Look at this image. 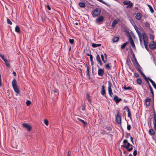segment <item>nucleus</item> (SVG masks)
<instances>
[{"label":"nucleus","mask_w":156,"mask_h":156,"mask_svg":"<svg viewBox=\"0 0 156 156\" xmlns=\"http://www.w3.org/2000/svg\"><path fill=\"white\" fill-rule=\"evenodd\" d=\"M130 1L129 0L123 2V3L124 5H128L130 3Z\"/></svg>","instance_id":"c756f323"},{"label":"nucleus","mask_w":156,"mask_h":156,"mask_svg":"<svg viewBox=\"0 0 156 156\" xmlns=\"http://www.w3.org/2000/svg\"><path fill=\"white\" fill-rule=\"evenodd\" d=\"M86 75L87 76H88V77L89 78L90 77V74L89 72L88 73H86Z\"/></svg>","instance_id":"4d7b16f0"},{"label":"nucleus","mask_w":156,"mask_h":156,"mask_svg":"<svg viewBox=\"0 0 156 156\" xmlns=\"http://www.w3.org/2000/svg\"><path fill=\"white\" fill-rule=\"evenodd\" d=\"M113 100L117 103L121 101L122 99L120 98H113Z\"/></svg>","instance_id":"4be33fe9"},{"label":"nucleus","mask_w":156,"mask_h":156,"mask_svg":"<svg viewBox=\"0 0 156 156\" xmlns=\"http://www.w3.org/2000/svg\"><path fill=\"white\" fill-rule=\"evenodd\" d=\"M104 55H105V58L106 59H107V55L106 54V53H105L104 54Z\"/></svg>","instance_id":"052dcab7"},{"label":"nucleus","mask_w":156,"mask_h":156,"mask_svg":"<svg viewBox=\"0 0 156 156\" xmlns=\"http://www.w3.org/2000/svg\"><path fill=\"white\" fill-rule=\"evenodd\" d=\"M150 39H151L152 40H153L154 39V37L152 35H151L150 36Z\"/></svg>","instance_id":"3c124183"},{"label":"nucleus","mask_w":156,"mask_h":156,"mask_svg":"<svg viewBox=\"0 0 156 156\" xmlns=\"http://www.w3.org/2000/svg\"><path fill=\"white\" fill-rule=\"evenodd\" d=\"M101 94L104 96H106V93L105 90V87L104 85L102 86L101 87Z\"/></svg>","instance_id":"9b49d317"},{"label":"nucleus","mask_w":156,"mask_h":156,"mask_svg":"<svg viewBox=\"0 0 156 156\" xmlns=\"http://www.w3.org/2000/svg\"><path fill=\"white\" fill-rule=\"evenodd\" d=\"M127 44V43H125L124 44H123L121 46V48L122 49H123L126 46V45Z\"/></svg>","instance_id":"4c0bfd02"},{"label":"nucleus","mask_w":156,"mask_h":156,"mask_svg":"<svg viewBox=\"0 0 156 156\" xmlns=\"http://www.w3.org/2000/svg\"><path fill=\"white\" fill-rule=\"evenodd\" d=\"M101 46V44H96L95 43H92V46L93 48H95L97 47H98Z\"/></svg>","instance_id":"aec40b11"},{"label":"nucleus","mask_w":156,"mask_h":156,"mask_svg":"<svg viewBox=\"0 0 156 156\" xmlns=\"http://www.w3.org/2000/svg\"><path fill=\"white\" fill-rule=\"evenodd\" d=\"M150 88V91H151V92L152 94L153 95V97L154 93H153V91L152 89L151 88H151Z\"/></svg>","instance_id":"8fccbe9b"},{"label":"nucleus","mask_w":156,"mask_h":156,"mask_svg":"<svg viewBox=\"0 0 156 156\" xmlns=\"http://www.w3.org/2000/svg\"><path fill=\"white\" fill-rule=\"evenodd\" d=\"M104 19V17L103 16H100L95 20L96 23L98 24H100L103 21Z\"/></svg>","instance_id":"20e7f679"},{"label":"nucleus","mask_w":156,"mask_h":156,"mask_svg":"<svg viewBox=\"0 0 156 156\" xmlns=\"http://www.w3.org/2000/svg\"><path fill=\"white\" fill-rule=\"evenodd\" d=\"M148 6L149 8V9L150 10L151 12V13H153L154 12V11L153 8L151 7V6L149 5H148Z\"/></svg>","instance_id":"72a5a7b5"},{"label":"nucleus","mask_w":156,"mask_h":156,"mask_svg":"<svg viewBox=\"0 0 156 156\" xmlns=\"http://www.w3.org/2000/svg\"><path fill=\"white\" fill-rule=\"evenodd\" d=\"M101 10L100 9L97 8L95 9L92 12V15L93 17L98 16L100 14Z\"/></svg>","instance_id":"7ed1b4c3"},{"label":"nucleus","mask_w":156,"mask_h":156,"mask_svg":"<svg viewBox=\"0 0 156 156\" xmlns=\"http://www.w3.org/2000/svg\"><path fill=\"white\" fill-rule=\"evenodd\" d=\"M15 31L16 32L18 33H20V30L19 27L18 26L16 25L15 28Z\"/></svg>","instance_id":"6ab92c4d"},{"label":"nucleus","mask_w":156,"mask_h":156,"mask_svg":"<svg viewBox=\"0 0 156 156\" xmlns=\"http://www.w3.org/2000/svg\"><path fill=\"white\" fill-rule=\"evenodd\" d=\"M149 46L150 48L151 49L154 50L156 49V43L153 41L150 42Z\"/></svg>","instance_id":"6e6552de"},{"label":"nucleus","mask_w":156,"mask_h":156,"mask_svg":"<svg viewBox=\"0 0 156 156\" xmlns=\"http://www.w3.org/2000/svg\"><path fill=\"white\" fill-rule=\"evenodd\" d=\"M134 76L136 77H138L139 76V75L137 73H135Z\"/></svg>","instance_id":"5fc2aeb1"},{"label":"nucleus","mask_w":156,"mask_h":156,"mask_svg":"<svg viewBox=\"0 0 156 156\" xmlns=\"http://www.w3.org/2000/svg\"><path fill=\"white\" fill-rule=\"evenodd\" d=\"M104 74V70L103 69H100L98 70V74L99 76H102Z\"/></svg>","instance_id":"f8f14e48"},{"label":"nucleus","mask_w":156,"mask_h":156,"mask_svg":"<svg viewBox=\"0 0 156 156\" xmlns=\"http://www.w3.org/2000/svg\"><path fill=\"white\" fill-rule=\"evenodd\" d=\"M128 6L127 7V8H131L133 7V4L131 2H130V3L128 5Z\"/></svg>","instance_id":"ea45409f"},{"label":"nucleus","mask_w":156,"mask_h":156,"mask_svg":"<svg viewBox=\"0 0 156 156\" xmlns=\"http://www.w3.org/2000/svg\"><path fill=\"white\" fill-rule=\"evenodd\" d=\"M133 58H136L135 57V55H134V53H133Z\"/></svg>","instance_id":"680f3d73"},{"label":"nucleus","mask_w":156,"mask_h":156,"mask_svg":"<svg viewBox=\"0 0 156 156\" xmlns=\"http://www.w3.org/2000/svg\"><path fill=\"white\" fill-rule=\"evenodd\" d=\"M5 60H6V61H4L5 62V63L6 66H7L8 67H9L10 66V65L9 64V62L8 61V60L6 59H5Z\"/></svg>","instance_id":"473e14b6"},{"label":"nucleus","mask_w":156,"mask_h":156,"mask_svg":"<svg viewBox=\"0 0 156 156\" xmlns=\"http://www.w3.org/2000/svg\"><path fill=\"white\" fill-rule=\"evenodd\" d=\"M101 57L102 60V61L104 63H106V62L107 61V59L105 60L104 59V55H103V54H101Z\"/></svg>","instance_id":"7c9ffc66"},{"label":"nucleus","mask_w":156,"mask_h":156,"mask_svg":"<svg viewBox=\"0 0 156 156\" xmlns=\"http://www.w3.org/2000/svg\"><path fill=\"white\" fill-rule=\"evenodd\" d=\"M128 113V117H130V116H131V114H130V111H129V112H127Z\"/></svg>","instance_id":"603ef678"},{"label":"nucleus","mask_w":156,"mask_h":156,"mask_svg":"<svg viewBox=\"0 0 156 156\" xmlns=\"http://www.w3.org/2000/svg\"><path fill=\"white\" fill-rule=\"evenodd\" d=\"M149 133L150 135H153L154 134V132L153 129H150L149 131Z\"/></svg>","instance_id":"a878e982"},{"label":"nucleus","mask_w":156,"mask_h":156,"mask_svg":"<svg viewBox=\"0 0 156 156\" xmlns=\"http://www.w3.org/2000/svg\"><path fill=\"white\" fill-rule=\"evenodd\" d=\"M145 80L146 81L147 83L148 84V86H149V88H151V87L150 85V84L148 80V78H147L146 76V77H144Z\"/></svg>","instance_id":"bb28decb"},{"label":"nucleus","mask_w":156,"mask_h":156,"mask_svg":"<svg viewBox=\"0 0 156 156\" xmlns=\"http://www.w3.org/2000/svg\"><path fill=\"white\" fill-rule=\"evenodd\" d=\"M129 41H130V43L131 45H132V47L134 48V49H135V44H134V43L132 39V38L131 37H130L129 38Z\"/></svg>","instance_id":"dca6fc26"},{"label":"nucleus","mask_w":156,"mask_h":156,"mask_svg":"<svg viewBox=\"0 0 156 156\" xmlns=\"http://www.w3.org/2000/svg\"><path fill=\"white\" fill-rule=\"evenodd\" d=\"M145 26L147 27H149L150 24L148 22H146L145 23Z\"/></svg>","instance_id":"de8ad7c7"},{"label":"nucleus","mask_w":156,"mask_h":156,"mask_svg":"<svg viewBox=\"0 0 156 156\" xmlns=\"http://www.w3.org/2000/svg\"><path fill=\"white\" fill-rule=\"evenodd\" d=\"M90 62H91L92 64L93 65V56L92 55H90Z\"/></svg>","instance_id":"79ce46f5"},{"label":"nucleus","mask_w":156,"mask_h":156,"mask_svg":"<svg viewBox=\"0 0 156 156\" xmlns=\"http://www.w3.org/2000/svg\"><path fill=\"white\" fill-rule=\"evenodd\" d=\"M77 119L84 125H86L87 124V123L86 122H85L84 120L81 119L80 118H77Z\"/></svg>","instance_id":"c85d7f7f"},{"label":"nucleus","mask_w":156,"mask_h":156,"mask_svg":"<svg viewBox=\"0 0 156 156\" xmlns=\"http://www.w3.org/2000/svg\"><path fill=\"white\" fill-rule=\"evenodd\" d=\"M133 63L135 65H136L138 64V62L136 58H134V61H133Z\"/></svg>","instance_id":"2f4dec72"},{"label":"nucleus","mask_w":156,"mask_h":156,"mask_svg":"<svg viewBox=\"0 0 156 156\" xmlns=\"http://www.w3.org/2000/svg\"><path fill=\"white\" fill-rule=\"evenodd\" d=\"M129 156H133L131 154H129Z\"/></svg>","instance_id":"774afa93"},{"label":"nucleus","mask_w":156,"mask_h":156,"mask_svg":"<svg viewBox=\"0 0 156 156\" xmlns=\"http://www.w3.org/2000/svg\"><path fill=\"white\" fill-rule=\"evenodd\" d=\"M141 17V15L140 13H137L135 16L136 18L138 20H140Z\"/></svg>","instance_id":"f3484780"},{"label":"nucleus","mask_w":156,"mask_h":156,"mask_svg":"<svg viewBox=\"0 0 156 156\" xmlns=\"http://www.w3.org/2000/svg\"><path fill=\"white\" fill-rule=\"evenodd\" d=\"M136 82L139 85H141L142 83V81L140 78H139L137 79V80Z\"/></svg>","instance_id":"b1692460"},{"label":"nucleus","mask_w":156,"mask_h":156,"mask_svg":"<svg viewBox=\"0 0 156 156\" xmlns=\"http://www.w3.org/2000/svg\"><path fill=\"white\" fill-rule=\"evenodd\" d=\"M69 42L71 44H73L74 42V40L73 39H69Z\"/></svg>","instance_id":"49530a36"},{"label":"nucleus","mask_w":156,"mask_h":156,"mask_svg":"<svg viewBox=\"0 0 156 156\" xmlns=\"http://www.w3.org/2000/svg\"><path fill=\"white\" fill-rule=\"evenodd\" d=\"M0 57L2 58V59L4 60V61H6L3 55H2L0 54Z\"/></svg>","instance_id":"f704fd0d"},{"label":"nucleus","mask_w":156,"mask_h":156,"mask_svg":"<svg viewBox=\"0 0 156 156\" xmlns=\"http://www.w3.org/2000/svg\"><path fill=\"white\" fill-rule=\"evenodd\" d=\"M87 55L88 56H90V55H91L89 54H87Z\"/></svg>","instance_id":"338daca9"},{"label":"nucleus","mask_w":156,"mask_h":156,"mask_svg":"<svg viewBox=\"0 0 156 156\" xmlns=\"http://www.w3.org/2000/svg\"><path fill=\"white\" fill-rule=\"evenodd\" d=\"M82 110L83 111H85V107L84 106H83L82 107Z\"/></svg>","instance_id":"6e6d98bb"},{"label":"nucleus","mask_w":156,"mask_h":156,"mask_svg":"<svg viewBox=\"0 0 156 156\" xmlns=\"http://www.w3.org/2000/svg\"><path fill=\"white\" fill-rule=\"evenodd\" d=\"M90 67V66H87L86 73L89 72Z\"/></svg>","instance_id":"c03bdc74"},{"label":"nucleus","mask_w":156,"mask_h":156,"mask_svg":"<svg viewBox=\"0 0 156 156\" xmlns=\"http://www.w3.org/2000/svg\"><path fill=\"white\" fill-rule=\"evenodd\" d=\"M119 38L118 37H115L113 38L112 39L113 42L114 43H115L117 42L119 40Z\"/></svg>","instance_id":"5701e85b"},{"label":"nucleus","mask_w":156,"mask_h":156,"mask_svg":"<svg viewBox=\"0 0 156 156\" xmlns=\"http://www.w3.org/2000/svg\"><path fill=\"white\" fill-rule=\"evenodd\" d=\"M105 67L108 70H109L111 69V67H110L109 64H107L105 65Z\"/></svg>","instance_id":"e433bc0d"},{"label":"nucleus","mask_w":156,"mask_h":156,"mask_svg":"<svg viewBox=\"0 0 156 156\" xmlns=\"http://www.w3.org/2000/svg\"><path fill=\"white\" fill-rule=\"evenodd\" d=\"M137 154V151L136 150L134 151L133 152V155L134 156H136Z\"/></svg>","instance_id":"09e8293b"},{"label":"nucleus","mask_w":156,"mask_h":156,"mask_svg":"<svg viewBox=\"0 0 156 156\" xmlns=\"http://www.w3.org/2000/svg\"><path fill=\"white\" fill-rule=\"evenodd\" d=\"M13 89H14V91H15V92H16L17 93V94H19V89L18 86H17L16 87H13Z\"/></svg>","instance_id":"412c9836"},{"label":"nucleus","mask_w":156,"mask_h":156,"mask_svg":"<svg viewBox=\"0 0 156 156\" xmlns=\"http://www.w3.org/2000/svg\"><path fill=\"white\" fill-rule=\"evenodd\" d=\"M12 85L13 87L18 86L17 84V81L15 79H14L13 80L12 82Z\"/></svg>","instance_id":"a211bd4d"},{"label":"nucleus","mask_w":156,"mask_h":156,"mask_svg":"<svg viewBox=\"0 0 156 156\" xmlns=\"http://www.w3.org/2000/svg\"><path fill=\"white\" fill-rule=\"evenodd\" d=\"M23 126L24 127L26 128L28 131H31L32 129V127L29 124L24 123L23 124Z\"/></svg>","instance_id":"1a4fd4ad"},{"label":"nucleus","mask_w":156,"mask_h":156,"mask_svg":"<svg viewBox=\"0 0 156 156\" xmlns=\"http://www.w3.org/2000/svg\"><path fill=\"white\" fill-rule=\"evenodd\" d=\"M13 74L15 76H16V73L14 71H13Z\"/></svg>","instance_id":"13d9d810"},{"label":"nucleus","mask_w":156,"mask_h":156,"mask_svg":"<svg viewBox=\"0 0 156 156\" xmlns=\"http://www.w3.org/2000/svg\"><path fill=\"white\" fill-rule=\"evenodd\" d=\"M130 139H131V141L132 142H133V139L132 137H131L130 138Z\"/></svg>","instance_id":"e2e57ef3"},{"label":"nucleus","mask_w":156,"mask_h":156,"mask_svg":"<svg viewBox=\"0 0 156 156\" xmlns=\"http://www.w3.org/2000/svg\"><path fill=\"white\" fill-rule=\"evenodd\" d=\"M31 102L30 101L27 100L26 102V105L28 106H29L31 104Z\"/></svg>","instance_id":"a19ab883"},{"label":"nucleus","mask_w":156,"mask_h":156,"mask_svg":"<svg viewBox=\"0 0 156 156\" xmlns=\"http://www.w3.org/2000/svg\"><path fill=\"white\" fill-rule=\"evenodd\" d=\"M87 100L89 102H90V101H91L90 98H87Z\"/></svg>","instance_id":"bf43d9fd"},{"label":"nucleus","mask_w":156,"mask_h":156,"mask_svg":"<svg viewBox=\"0 0 156 156\" xmlns=\"http://www.w3.org/2000/svg\"><path fill=\"white\" fill-rule=\"evenodd\" d=\"M108 93L109 95H110V96L112 97V90L111 88V87L112 86V84L109 81L108 82Z\"/></svg>","instance_id":"9d476101"},{"label":"nucleus","mask_w":156,"mask_h":156,"mask_svg":"<svg viewBox=\"0 0 156 156\" xmlns=\"http://www.w3.org/2000/svg\"><path fill=\"white\" fill-rule=\"evenodd\" d=\"M79 5L81 7L84 8L85 6V3L83 2H80L79 3Z\"/></svg>","instance_id":"393cba45"},{"label":"nucleus","mask_w":156,"mask_h":156,"mask_svg":"<svg viewBox=\"0 0 156 156\" xmlns=\"http://www.w3.org/2000/svg\"><path fill=\"white\" fill-rule=\"evenodd\" d=\"M44 123L47 126H48V122L47 119H45L44 120Z\"/></svg>","instance_id":"58836bf2"},{"label":"nucleus","mask_w":156,"mask_h":156,"mask_svg":"<svg viewBox=\"0 0 156 156\" xmlns=\"http://www.w3.org/2000/svg\"><path fill=\"white\" fill-rule=\"evenodd\" d=\"M2 86L1 76L0 74V86Z\"/></svg>","instance_id":"864d4df0"},{"label":"nucleus","mask_w":156,"mask_h":156,"mask_svg":"<svg viewBox=\"0 0 156 156\" xmlns=\"http://www.w3.org/2000/svg\"><path fill=\"white\" fill-rule=\"evenodd\" d=\"M135 29L138 35L139 40L140 41V43L141 45L142 46L143 45V42H142V41H143L145 47L146 49L148 50V48L147 46L148 44V38L147 37L145 34L143 33L142 34H140V32L138 31L137 29L136 30V29Z\"/></svg>","instance_id":"f257e3e1"},{"label":"nucleus","mask_w":156,"mask_h":156,"mask_svg":"<svg viewBox=\"0 0 156 156\" xmlns=\"http://www.w3.org/2000/svg\"><path fill=\"white\" fill-rule=\"evenodd\" d=\"M131 128V126L129 124H128L127 126V129L128 130H130Z\"/></svg>","instance_id":"a18cd8bd"},{"label":"nucleus","mask_w":156,"mask_h":156,"mask_svg":"<svg viewBox=\"0 0 156 156\" xmlns=\"http://www.w3.org/2000/svg\"><path fill=\"white\" fill-rule=\"evenodd\" d=\"M123 87V89L126 90L132 89V88L130 87H126L125 86H124Z\"/></svg>","instance_id":"cd10ccee"},{"label":"nucleus","mask_w":156,"mask_h":156,"mask_svg":"<svg viewBox=\"0 0 156 156\" xmlns=\"http://www.w3.org/2000/svg\"><path fill=\"white\" fill-rule=\"evenodd\" d=\"M96 58L97 61L98 62L100 66L102 65V63L100 57L99 55L98 54L97 55Z\"/></svg>","instance_id":"2eb2a0df"},{"label":"nucleus","mask_w":156,"mask_h":156,"mask_svg":"<svg viewBox=\"0 0 156 156\" xmlns=\"http://www.w3.org/2000/svg\"><path fill=\"white\" fill-rule=\"evenodd\" d=\"M153 124L154 125V128L156 131V115L155 113H154V118L153 121Z\"/></svg>","instance_id":"4468645a"},{"label":"nucleus","mask_w":156,"mask_h":156,"mask_svg":"<svg viewBox=\"0 0 156 156\" xmlns=\"http://www.w3.org/2000/svg\"><path fill=\"white\" fill-rule=\"evenodd\" d=\"M47 9L49 10V5H47Z\"/></svg>","instance_id":"0e129e2a"},{"label":"nucleus","mask_w":156,"mask_h":156,"mask_svg":"<svg viewBox=\"0 0 156 156\" xmlns=\"http://www.w3.org/2000/svg\"><path fill=\"white\" fill-rule=\"evenodd\" d=\"M123 109H124V110H126L127 112H129V108H128V107L127 106H125L124 107Z\"/></svg>","instance_id":"37998d69"},{"label":"nucleus","mask_w":156,"mask_h":156,"mask_svg":"<svg viewBox=\"0 0 156 156\" xmlns=\"http://www.w3.org/2000/svg\"><path fill=\"white\" fill-rule=\"evenodd\" d=\"M71 154V153L70 152V151H69L68 152V154Z\"/></svg>","instance_id":"69168bd1"},{"label":"nucleus","mask_w":156,"mask_h":156,"mask_svg":"<svg viewBox=\"0 0 156 156\" xmlns=\"http://www.w3.org/2000/svg\"><path fill=\"white\" fill-rule=\"evenodd\" d=\"M7 23L11 25L12 24L11 21L8 18H7Z\"/></svg>","instance_id":"c9c22d12"},{"label":"nucleus","mask_w":156,"mask_h":156,"mask_svg":"<svg viewBox=\"0 0 156 156\" xmlns=\"http://www.w3.org/2000/svg\"><path fill=\"white\" fill-rule=\"evenodd\" d=\"M136 65V68L138 71L140 72V73L141 74V75L143 77H146V76L145 74L142 72V68L140 66L139 64H137Z\"/></svg>","instance_id":"423d86ee"},{"label":"nucleus","mask_w":156,"mask_h":156,"mask_svg":"<svg viewBox=\"0 0 156 156\" xmlns=\"http://www.w3.org/2000/svg\"><path fill=\"white\" fill-rule=\"evenodd\" d=\"M123 146L125 148L127 149V150L129 151H131L133 149V146L128 142L127 140H124L123 141Z\"/></svg>","instance_id":"f03ea898"},{"label":"nucleus","mask_w":156,"mask_h":156,"mask_svg":"<svg viewBox=\"0 0 156 156\" xmlns=\"http://www.w3.org/2000/svg\"><path fill=\"white\" fill-rule=\"evenodd\" d=\"M154 101L153 98L151 99V98H146L145 100V102L146 105L148 106L150 105L151 101Z\"/></svg>","instance_id":"0eeeda50"},{"label":"nucleus","mask_w":156,"mask_h":156,"mask_svg":"<svg viewBox=\"0 0 156 156\" xmlns=\"http://www.w3.org/2000/svg\"><path fill=\"white\" fill-rule=\"evenodd\" d=\"M116 119L117 122L119 124L121 123V115L119 114V112H118L116 116Z\"/></svg>","instance_id":"39448f33"},{"label":"nucleus","mask_w":156,"mask_h":156,"mask_svg":"<svg viewBox=\"0 0 156 156\" xmlns=\"http://www.w3.org/2000/svg\"><path fill=\"white\" fill-rule=\"evenodd\" d=\"M119 21V19H115L112 22V27L114 28Z\"/></svg>","instance_id":"ddd939ff"}]
</instances>
